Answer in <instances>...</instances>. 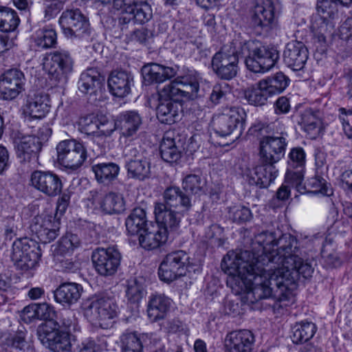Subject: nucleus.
I'll use <instances>...</instances> for the list:
<instances>
[{"mask_svg": "<svg viewBox=\"0 0 352 352\" xmlns=\"http://www.w3.org/2000/svg\"><path fill=\"white\" fill-rule=\"evenodd\" d=\"M289 79L282 72L259 80L254 86L248 89L245 97L251 104H265L268 98L282 93L288 86Z\"/></svg>", "mask_w": 352, "mask_h": 352, "instance_id": "obj_5", "label": "nucleus"}, {"mask_svg": "<svg viewBox=\"0 0 352 352\" xmlns=\"http://www.w3.org/2000/svg\"><path fill=\"white\" fill-rule=\"evenodd\" d=\"M36 45L43 49L52 47L56 43V33L54 30H43L37 32Z\"/></svg>", "mask_w": 352, "mask_h": 352, "instance_id": "obj_51", "label": "nucleus"}, {"mask_svg": "<svg viewBox=\"0 0 352 352\" xmlns=\"http://www.w3.org/2000/svg\"><path fill=\"white\" fill-rule=\"evenodd\" d=\"M29 250L30 245L28 244L26 239L15 242L13 245L12 261L15 263H22L23 264H27L28 258H30V261H32V257H33V264H37L39 261L36 259V258H38L41 256L40 250L38 248L36 252L34 250L29 252Z\"/></svg>", "mask_w": 352, "mask_h": 352, "instance_id": "obj_30", "label": "nucleus"}, {"mask_svg": "<svg viewBox=\"0 0 352 352\" xmlns=\"http://www.w3.org/2000/svg\"><path fill=\"white\" fill-rule=\"evenodd\" d=\"M30 182L34 188L48 197H56L63 188L60 178L52 171L34 170Z\"/></svg>", "mask_w": 352, "mask_h": 352, "instance_id": "obj_15", "label": "nucleus"}, {"mask_svg": "<svg viewBox=\"0 0 352 352\" xmlns=\"http://www.w3.org/2000/svg\"><path fill=\"white\" fill-rule=\"evenodd\" d=\"M54 317V320L44 323L51 326V331L68 332L72 327L74 328L76 318L72 311L65 310L58 315L56 314Z\"/></svg>", "mask_w": 352, "mask_h": 352, "instance_id": "obj_40", "label": "nucleus"}, {"mask_svg": "<svg viewBox=\"0 0 352 352\" xmlns=\"http://www.w3.org/2000/svg\"><path fill=\"white\" fill-rule=\"evenodd\" d=\"M37 304L34 303L24 307L21 311V318L23 321L30 323L37 319Z\"/></svg>", "mask_w": 352, "mask_h": 352, "instance_id": "obj_60", "label": "nucleus"}, {"mask_svg": "<svg viewBox=\"0 0 352 352\" xmlns=\"http://www.w3.org/2000/svg\"><path fill=\"white\" fill-rule=\"evenodd\" d=\"M290 109V104L287 98L282 96L275 103V111L276 113H286Z\"/></svg>", "mask_w": 352, "mask_h": 352, "instance_id": "obj_63", "label": "nucleus"}, {"mask_svg": "<svg viewBox=\"0 0 352 352\" xmlns=\"http://www.w3.org/2000/svg\"><path fill=\"white\" fill-rule=\"evenodd\" d=\"M133 82V76L125 71H113L108 79L111 93L120 98L130 93Z\"/></svg>", "mask_w": 352, "mask_h": 352, "instance_id": "obj_23", "label": "nucleus"}, {"mask_svg": "<svg viewBox=\"0 0 352 352\" xmlns=\"http://www.w3.org/2000/svg\"><path fill=\"white\" fill-rule=\"evenodd\" d=\"M153 37V32L145 28H141L134 30L131 34V39L139 42L140 43H146L147 41Z\"/></svg>", "mask_w": 352, "mask_h": 352, "instance_id": "obj_59", "label": "nucleus"}, {"mask_svg": "<svg viewBox=\"0 0 352 352\" xmlns=\"http://www.w3.org/2000/svg\"><path fill=\"white\" fill-rule=\"evenodd\" d=\"M144 80L149 83H161L176 75L173 67H165L157 63H150L142 69Z\"/></svg>", "mask_w": 352, "mask_h": 352, "instance_id": "obj_26", "label": "nucleus"}, {"mask_svg": "<svg viewBox=\"0 0 352 352\" xmlns=\"http://www.w3.org/2000/svg\"><path fill=\"white\" fill-rule=\"evenodd\" d=\"M161 264H190V257L184 250L168 254Z\"/></svg>", "mask_w": 352, "mask_h": 352, "instance_id": "obj_54", "label": "nucleus"}, {"mask_svg": "<svg viewBox=\"0 0 352 352\" xmlns=\"http://www.w3.org/2000/svg\"><path fill=\"white\" fill-rule=\"evenodd\" d=\"M98 274L102 276L113 275L118 270V265H91Z\"/></svg>", "mask_w": 352, "mask_h": 352, "instance_id": "obj_61", "label": "nucleus"}, {"mask_svg": "<svg viewBox=\"0 0 352 352\" xmlns=\"http://www.w3.org/2000/svg\"><path fill=\"white\" fill-rule=\"evenodd\" d=\"M304 169L300 168H287L285 175V182L290 187L295 188L300 193L307 192V186L303 183Z\"/></svg>", "mask_w": 352, "mask_h": 352, "instance_id": "obj_46", "label": "nucleus"}, {"mask_svg": "<svg viewBox=\"0 0 352 352\" xmlns=\"http://www.w3.org/2000/svg\"><path fill=\"white\" fill-rule=\"evenodd\" d=\"M43 69L52 80L65 82L73 70V60L67 51H54L44 58Z\"/></svg>", "mask_w": 352, "mask_h": 352, "instance_id": "obj_10", "label": "nucleus"}, {"mask_svg": "<svg viewBox=\"0 0 352 352\" xmlns=\"http://www.w3.org/2000/svg\"><path fill=\"white\" fill-rule=\"evenodd\" d=\"M82 287L75 283L61 284L54 292L56 302L64 306H70L77 302L81 296Z\"/></svg>", "mask_w": 352, "mask_h": 352, "instance_id": "obj_25", "label": "nucleus"}, {"mask_svg": "<svg viewBox=\"0 0 352 352\" xmlns=\"http://www.w3.org/2000/svg\"><path fill=\"white\" fill-rule=\"evenodd\" d=\"M245 116L246 113L243 109L230 107L223 113L213 118L214 130L221 136L234 134L235 137L238 138L244 129Z\"/></svg>", "mask_w": 352, "mask_h": 352, "instance_id": "obj_9", "label": "nucleus"}, {"mask_svg": "<svg viewBox=\"0 0 352 352\" xmlns=\"http://www.w3.org/2000/svg\"><path fill=\"white\" fill-rule=\"evenodd\" d=\"M184 274V269L176 265H160L158 275L166 283H170Z\"/></svg>", "mask_w": 352, "mask_h": 352, "instance_id": "obj_52", "label": "nucleus"}, {"mask_svg": "<svg viewBox=\"0 0 352 352\" xmlns=\"http://www.w3.org/2000/svg\"><path fill=\"white\" fill-rule=\"evenodd\" d=\"M230 89L227 83L217 84L213 87L210 94V100L214 104L219 103L222 99H225Z\"/></svg>", "mask_w": 352, "mask_h": 352, "instance_id": "obj_55", "label": "nucleus"}, {"mask_svg": "<svg viewBox=\"0 0 352 352\" xmlns=\"http://www.w3.org/2000/svg\"><path fill=\"white\" fill-rule=\"evenodd\" d=\"M57 160L63 166L76 170L87 159V151L83 144L75 140H66L56 146Z\"/></svg>", "mask_w": 352, "mask_h": 352, "instance_id": "obj_11", "label": "nucleus"}, {"mask_svg": "<svg viewBox=\"0 0 352 352\" xmlns=\"http://www.w3.org/2000/svg\"><path fill=\"white\" fill-rule=\"evenodd\" d=\"M162 160L168 163L177 162L181 157V152L175 144L173 133H166L160 146Z\"/></svg>", "mask_w": 352, "mask_h": 352, "instance_id": "obj_37", "label": "nucleus"}, {"mask_svg": "<svg viewBox=\"0 0 352 352\" xmlns=\"http://www.w3.org/2000/svg\"><path fill=\"white\" fill-rule=\"evenodd\" d=\"M205 183L202 181L201 177L197 175H188L184 177L182 182V187L184 190V192L179 188L181 192V194H183L187 196L192 204L190 195H197L201 192L203 190V187ZM177 188V186H174ZM192 204H191V206Z\"/></svg>", "mask_w": 352, "mask_h": 352, "instance_id": "obj_44", "label": "nucleus"}, {"mask_svg": "<svg viewBox=\"0 0 352 352\" xmlns=\"http://www.w3.org/2000/svg\"><path fill=\"white\" fill-rule=\"evenodd\" d=\"M98 346L95 341L87 340L78 346V352H96Z\"/></svg>", "mask_w": 352, "mask_h": 352, "instance_id": "obj_64", "label": "nucleus"}, {"mask_svg": "<svg viewBox=\"0 0 352 352\" xmlns=\"http://www.w3.org/2000/svg\"><path fill=\"white\" fill-rule=\"evenodd\" d=\"M23 74L12 69L6 72L0 78V98L3 100L15 98L22 90Z\"/></svg>", "mask_w": 352, "mask_h": 352, "instance_id": "obj_18", "label": "nucleus"}, {"mask_svg": "<svg viewBox=\"0 0 352 352\" xmlns=\"http://www.w3.org/2000/svg\"><path fill=\"white\" fill-rule=\"evenodd\" d=\"M91 170L99 183L109 184L117 178L120 167L113 162L99 163L93 165Z\"/></svg>", "mask_w": 352, "mask_h": 352, "instance_id": "obj_33", "label": "nucleus"}, {"mask_svg": "<svg viewBox=\"0 0 352 352\" xmlns=\"http://www.w3.org/2000/svg\"><path fill=\"white\" fill-rule=\"evenodd\" d=\"M143 124V118L135 110L126 111L118 116V124L123 137L130 138L136 134Z\"/></svg>", "mask_w": 352, "mask_h": 352, "instance_id": "obj_24", "label": "nucleus"}, {"mask_svg": "<svg viewBox=\"0 0 352 352\" xmlns=\"http://www.w3.org/2000/svg\"><path fill=\"white\" fill-rule=\"evenodd\" d=\"M305 153L302 148H294L289 153L288 168L304 169Z\"/></svg>", "mask_w": 352, "mask_h": 352, "instance_id": "obj_53", "label": "nucleus"}, {"mask_svg": "<svg viewBox=\"0 0 352 352\" xmlns=\"http://www.w3.org/2000/svg\"><path fill=\"white\" fill-rule=\"evenodd\" d=\"M37 335L39 340L47 344V347L53 352H71L72 343L69 334L65 331H51L49 324L38 326Z\"/></svg>", "mask_w": 352, "mask_h": 352, "instance_id": "obj_14", "label": "nucleus"}, {"mask_svg": "<svg viewBox=\"0 0 352 352\" xmlns=\"http://www.w3.org/2000/svg\"><path fill=\"white\" fill-rule=\"evenodd\" d=\"M8 345H10L16 349L20 350H25V349H29L30 346L25 340V333L22 331L17 332L14 336L8 335L6 338Z\"/></svg>", "mask_w": 352, "mask_h": 352, "instance_id": "obj_56", "label": "nucleus"}, {"mask_svg": "<svg viewBox=\"0 0 352 352\" xmlns=\"http://www.w3.org/2000/svg\"><path fill=\"white\" fill-rule=\"evenodd\" d=\"M78 124L81 132L97 137L109 136L113 131L109 126V122L101 121L94 114L80 117L78 121Z\"/></svg>", "mask_w": 352, "mask_h": 352, "instance_id": "obj_21", "label": "nucleus"}, {"mask_svg": "<svg viewBox=\"0 0 352 352\" xmlns=\"http://www.w3.org/2000/svg\"><path fill=\"white\" fill-rule=\"evenodd\" d=\"M36 309L37 320H45L50 322L56 316L54 307L47 303L37 304Z\"/></svg>", "mask_w": 352, "mask_h": 352, "instance_id": "obj_58", "label": "nucleus"}, {"mask_svg": "<svg viewBox=\"0 0 352 352\" xmlns=\"http://www.w3.org/2000/svg\"><path fill=\"white\" fill-rule=\"evenodd\" d=\"M118 312L116 300L110 297H101L92 300L85 309V316L94 324L107 329L113 324Z\"/></svg>", "mask_w": 352, "mask_h": 352, "instance_id": "obj_8", "label": "nucleus"}, {"mask_svg": "<svg viewBox=\"0 0 352 352\" xmlns=\"http://www.w3.org/2000/svg\"><path fill=\"white\" fill-rule=\"evenodd\" d=\"M164 203H156L154 213L157 225L150 222L149 226L139 235L140 245L153 250L165 243L168 234L177 230L179 227V212H186L191 208L189 198L181 194L177 188L168 187L164 193Z\"/></svg>", "mask_w": 352, "mask_h": 352, "instance_id": "obj_3", "label": "nucleus"}, {"mask_svg": "<svg viewBox=\"0 0 352 352\" xmlns=\"http://www.w3.org/2000/svg\"><path fill=\"white\" fill-rule=\"evenodd\" d=\"M58 21L67 38H84L90 34L89 20L79 9L66 10Z\"/></svg>", "mask_w": 352, "mask_h": 352, "instance_id": "obj_12", "label": "nucleus"}, {"mask_svg": "<svg viewBox=\"0 0 352 352\" xmlns=\"http://www.w3.org/2000/svg\"><path fill=\"white\" fill-rule=\"evenodd\" d=\"M314 32L315 38L320 47L321 52L327 48V37H330L333 33L334 25L333 22L325 18L320 17L314 21L311 25Z\"/></svg>", "mask_w": 352, "mask_h": 352, "instance_id": "obj_29", "label": "nucleus"}, {"mask_svg": "<svg viewBox=\"0 0 352 352\" xmlns=\"http://www.w3.org/2000/svg\"><path fill=\"white\" fill-rule=\"evenodd\" d=\"M275 5L272 0H262L255 6L252 22L254 25L263 28L270 27L275 19Z\"/></svg>", "mask_w": 352, "mask_h": 352, "instance_id": "obj_28", "label": "nucleus"}, {"mask_svg": "<svg viewBox=\"0 0 352 352\" xmlns=\"http://www.w3.org/2000/svg\"><path fill=\"white\" fill-rule=\"evenodd\" d=\"M287 142L283 135H264L259 142V160L261 163L275 164L285 153Z\"/></svg>", "mask_w": 352, "mask_h": 352, "instance_id": "obj_13", "label": "nucleus"}, {"mask_svg": "<svg viewBox=\"0 0 352 352\" xmlns=\"http://www.w3.org/2000/svg\"><path fill=\"white\" fill-rule=\"evenodd\" d=\"M93 264H120L122 255L116 246L98 248L91 254Z\"/></svg>", "mask_w": 352, "mask_h": 352, "instance_id": "obj_35", "label": "nucleus"}, {"mask_svg": "<svg viewBox=\"0 0 352 352\" xmlns=\"http://www.w3.org/2000/svg\"><path fill=\"white\" fill-rule=\"evenodd\" d=\"M253 174L257 177V186L261 188H266L277 177L278 170L274 164L261 163V165L254 168Z\"/></svg>", "mask_w": 352, "mask_h": 352, "instance_id": "obj_39", "label": "nucleus"}, {"mask_svg": "<svg viewBox=\"0 0 352 352\" xmlns=\"http://www.w3.org/2000/svg\"><path fill=\"white\" fill-rule=\"evenodd\" d=\"M30 228L41 243H48L58 235L60 223L52 215L41 214L34 217Z\"/></svg>", "mask_w": 352, "mask_h": 352, "instance_id": "obj_16", "label": "nucleus"}, {"mask_svg": "<svg viewBox=\"0 0 352 352\" xmlns=\"http://www.w3.org/2000/svg\"><path fill=\"white\" fill-rule=\"evenodd\" d=\"M333 239L331 237H326L321 250L322 256L331 258L333 257Z\"/></svg>", "mask_w": 352, "mask_h": 352, "instance_id": "obj_62", "label": "nucleus"}, {"mask_svg": "<svg viewBox=\"0 0 352 352\" xmlns=\"http://www.w3.org/2000/svg\"><path fill=\"white\" fill-rule=\"evenodd\" d=\"M122 352H142V343L135 332H124L120 336Z\"/></svg>", "mask_w": 352, "mask_h": 352, "instance_id": "obj_47", "label": "nucleus"}, {"mask_svg": "<svg viewBox=\"0 0 352 352\" xmlns=\"http://www.w3.org/2000/svg\"><path fill=\"white\" fill-rule=\"evenodd\" d=\"M316 9L320 17L333 19L338 15L337 1L318 0Z\"/></svg>", "mask_w": 352, "mask_h": 352, "instance_id": "obj_49", "label": "nucleus"}, {"mask_svg": "<svg viewBox=\"0 0 352 352\" xmlns=\"http://www.w3.org/2000/svg\"><path fill=\"white\" fill-rule=\"evenodd\" d=\"M252 217L250 210L241 205L228 208V218L236 223H243L250 221Z\"/></svg>", "mask_w": 352, "mask_h": 352, "instance_id": "obj_50", "label": "nucleus"}, {"mask_svg": "<svg viewBox=\"0 0 352 352\" xmlns=\"http://www.w3.org/2000/svg\"><path fill=\"white\" fill-rule=\"evenodd\" d=\"M15 144L17 157L23 162L36 160L42 146L38 138L32 135L19 138L15 141Z\"/></svg>", "mask_w": 352, "mask_h": 352, "instance_id": "obj_22", "label": "nucleus"}, {"mask_svg": "<svg viewBox=\"0 0 352 352\" xmlns=\"http://www.w3.org/2000/svg\"><path fill=\"white\" fill-rule=\"evenodd\" d=\"M126 167L129 176L139 180L149 177L151 174V164L145 157L131 160Z\"/></svg>", "mask_w": 352, "mask_h": 352, "instance_id": "obj_38", "label": "nucleus"}, {"mask_svg": "<svg viewBox=\"0 0 352 352\" xmlns=\"http://www.w3.org/2000/svg\"><path fill=\"white\" fill-rule=\"evenodd\" d=\"M298 123L309 135L310 138L315 139L320 134L321 130L320 119L311 110L304 111L300 114Z\"/></svg>", "mask_w": 352, "mask_h": 352, "instance_id": "obj_36", "label": "nucleus"}, {"mask_svg": "<svg viewBox=\"0 0 352 352\" xmlns=\"http://www.w3.org/2000/svg\"><path fill=\"white\" fill-rule=\"evenodd\" d=\"M102 77L95 68H89L80 75L78 80V89L83 94H91L100 87Z\"/></svg>", "mask_w": 352, "mask_h": 352, "instance_id": "obj_34", "label": "nucleus"}, {"mask_svg": "<svg viewBox=\"0 0 352 352\" xmlns=\"http://www.w3.org/2000/svg\"><path fill=\"white\" fill-rule=\"evenodd\" d=\"M316 327L311 322H301L294 327L292 336V341L295 344H302L309 340L315 334Z\"/></svg>", "mask_w": 352, "mask_h": 352, "instance_id": "obj_41", "label": "nucleus"}, {"mask_svg": "<svg viewBox=\"0 0 352 352\" xmlns=\"http://www.w3.org/2000/svg\"><path fill=\"white\" fill-rule=\"evenodd\" d=\"M20 22L16 11L6 8L0 7V31L10 32L16 30Z\"/></svg>", "mask_w": 352, "mask_h": 352, "instance_id": "obj_42", "label": "nucleus"}, {"mask_svg": "<svg viewBox=\"0 0 352 352\" xmlns=\"http://www.w3.org/2000/svg\"><path fill=\"white\" fill-rule=\"evenodd\" d=\"M91 199L94 204L100 206L107 214H118L125 210V201L121 194L110 192L107 194L91 191Z\"/></svg>", "mask_w": 352, "mask_h": 352, "instance_id": "obj_20", "label": "nucleus"}, {"mask_svg": "<svg viewBox=\"0 0 352 352\" xmlns=\"http://www.w3.org/2000/svg\"><path fill=\"white\" fill-rule=\"evenodd\" d=\"M125 225L127 232L131 235H140L149 226L144 209L136 208L126 218Z\"/></svg>", "mask_w": 352, "mask_h": 352, "instance_id": "obj_31", "label": "nucleus"}, {"mask_svg": "<svg viewBox=\"0 0 352 352\" xmlns=\"http://www.w3.org/2000/svg\"><path fill=\"white\" fill-rule=\"evenodd\" d=\"M255 343L253 333L240 329L228 333L224 340L225 352H252Z\"/></svg>", "mask_w": 352, "mask_h": 352, "instance_id": "obj_17", "label": "nucleus"}, {"mask_svg": "<svg viewBox=\"0 0 352 352\" xmlns=\"http://www.w3.org/2000/svg\"><path fill=\"white\" fill-rule=\"evenodd\" d=\"M199 75L193 71L178 76L165 85L159 93L160 103L157 107V117L164 124H172L179 119V102L195 100L204 96L199 88Z\"/></svg>", "mask_w": 352, "mask_h": 352, "instance_id": "obj_4", "label": "nucleus"}, {"mask_svg": "<svg viewBox=\"0 0 352 352\" xmlns=\"http://www.w3.org/2000/svg\"><path fill=\"white\" fill-rule=\"evenodd\" d=\"M305 185L307 186V192L311 191L324 195L327 194L326 182L323 178L319 176L308 179Z\"/></svg>", "mask_w": 352, "mask_h": 352, "instance_id": "obj_57", "label": "nucleus"}, {"mask_svg": "<svg viewBox=\"0 0 352 352\" xmlns=\"http://www.w3.org/2000/svg\"><path fill=\"white\" fill-rule=\"evenodd\" d=\"M81 244L79 237L72 233H67L62 236L54 250L56 254L65 255L72 252L76 248H78Z\"/></svg>", "mask_w": 352, "mask_h": 352, "instance_id": "obj_45", "label": "nucleus"}, {"mask_svg": "<svg viewBox=\"0 0 352 352\" xmlns=\"http://www.w3.org/2000/svg\"><path fill=\"white\" fill-rule=\"evenodd\" d=\"M126 296L131 303L139 302L145 294L144 280L142 278H133L127 280Z\"/></svg>", "mask_w": 352, "mask_h": 352, "instance_id": "obj_43", "label": "nucleus"}, {"mask_svg": "<svg viewBox=\"0 0 352 352\" xmlns=\"http://www.w3.org/2000/svg\"><path fill=\"white\" fill-rule=\"evenodd\" d=\"M236 42L224 45L212 59V68L221 79L229 80L234 78L239 69V51Z\"/></svg>", "mask_w": 352, "mask_h": 352, "instance_id": "obj_7", "label": "nucleus"}, {"mask_svg": "<svg viewBox=\"0 0 352 352\" xmlns=\"http://www.w3.org/2000/svg\"><path fill=\"white\" fill-rule=\"evenodd\" d=\"M131 13H133V23L137 24H144L153 16L151 7L146 0L137 4L133 8Z\"/></svg>", "mask_w": 352, "mask_h": 352, "instance_id": "obj_48", "label": "nucleus"}, {"mask_svg": "<svg viewBox=\"0 0 352 352\" xmlns=\"http://www.w3.org/2000/svg\"><path fill=\"white\" fill-rule=\"evenodd\" d=\"M283 59L288 67L294 71H300L308 59V50L302 42L292 41L286 45Z\"/></svg>", "mask_w": 352, "mask_h": 352, "instance_id": "obj_19", "label": "nucleus"}, {"mask_svg": "<svg viewBox=\"0 0 352 352\" xmlns=\"http://www.w3.org/2000/svg\"><path fill=\"white\" fill-rule=\"evenodd\" d=\"M253 243L261 248V254L236 249L227 252L221 264H311L313 257L302 252L297 240L291 235H283L276 240L274 232L264 231L254 236Z\"/></svg>", "mask_w": 352, "mask_h": 352, "instance_id": "obj_2", "label": "nucleus"}, {"mask_svg": "<svg viewBox=\"0 0 352 352\" xmlns=\"http://www.w3.org/2000/svg\"><path fill=\"white\" fill-rule=\"evenodd\" d=\"M171 300L164 294L153 295L148 301L147 314L150 320L156 322L163 320L167 316Z\"/></svg>", "mask_w": 352, "mask_h": 352, "instance_id": "obj_27", "label": "nucleus"}, {"mask_svg": "<svg viewBox=\"0 0 352 352\" xmlns=\"http://www.w3.org/2000/svg\"><path fill=\"white\" fill-rule=\"evenodd\" d=\"M241 50L243 54L245 51L248 52L245 65L249 70L255 73L270 70L279 58V52L276 48L258 46L253 41L245 42Z\"/></svg>", "mask_w": 352, "mask_h": 352, "instance_id": "obj_6", "label": "nucleus"}, {"mask_svg": "<svg viewBox=\"0 0 352 352\" xmlns=\"http://www.w3.org/2000/svg\"><path fill=\"white\" fill-rule=\"evenodd\" d=\"M48 102L47 96L35 94L28 100L25 111L33 118H42L50 111Z\"/></svg>", "mask_w": 352, "mask_h": 352, "instance_id": "obj_32", "label": "nucleus"}, {"mask_svg": "<svg viewBox=\"0 0 352 352\" xmlns=\"http://www.w3.org/2000/svg\"><path fill=\"white\" fill-rule=\"evenodd\" d=\"M222 271L239 283L241 280L248 291L247 298L251 302L272 298L287 306L292 297L297 281L302 276H312L311 265H282L274 272L265 270L263 265H221Z\"/></svg>", "mask_w": 352, "mask_h": 352, "instance_id": "obj_1", "label": "nucleus"}]
</instances>
